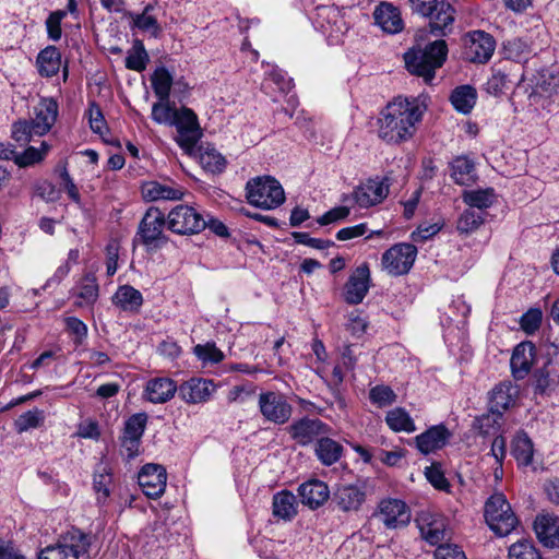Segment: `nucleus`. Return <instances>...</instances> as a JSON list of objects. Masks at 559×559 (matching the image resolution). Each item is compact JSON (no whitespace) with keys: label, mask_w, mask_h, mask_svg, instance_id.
<instances>
[{"label":"nucleus","mask_w":559,"mask_h":559,"mask_svg":"<svg viewBox=\"0 0 559 559\" xmlns=\"http://www.w3.org/2000/svg\"><path fill=\"white\" fill-rule=\"evenodd\" d=\"M424 109L416 98H396L381 111L379 138L386 143H401L413 136Z\"/></svg>","instance_id":"obj_1"},{"label":"nucleus","mask_w":559,"mask_h":559,"mask_svg":"<svg viewBox=\"0 0 559 559\" xmlns=\"http://www.w3.org/2000/svg\"><path fill=\"white\" fill-rule=\"evenodd\" d=\"M448 56V46L443 39H437L421 48H411L404 53L407 71L430 83L435 79L436 70L441 68Z\"/></svg>","instance_id":"obj_2"},{"label":"nucleus","mask_w":559,"mask_h":559,"mask_svg":"<svg viewBox=\"0 0 559 559\" xmlns=\"http://www.w3.org/2000/svg\"><path fill=\"white\" fill-rule=\"evenodd\" d=\"M91 538L78 528L59 536L37 554V559H90Z\"/></svg>","instance_id":"obj_3"},{"label":"nucleus","mask_w":559,"mask_h":559,"mask_svg":"<svg viewBox=\"0 0 559 559\" xmlns=\"http://www.w3.org/2000/svg\"><path fill=\"white\" fill-rule=\"evenodd\" d=\"M246 198L255 207L273 210L283 204L285 193L283 187L275 178L259 176L247 182Z\"/></svg>","instance_id":"obj_4"},{"label":"nucleus","mask_w":559,"mask_h":559,"mask_svg":"<svg viewBox=\"0 0 559 559\" xmlns=\"http://www.w3.org/2000/svg\"><path fill=\"white\" fill-rule=\"evenodd\" d=\"M484 515L490 530L500 537L509 535L519 520L503 493H493L485 503Z\"/></svg>","instance_id":"obj_5"},{"label":"nucleus","mask_w":559,"mask_h":559,"mask_svg":"<svg viewBox=\"0 0 559 559\" xmlns=\"http://www.w3.org/2000/svg\"><path fill=\"white\" fill-rule=\"evenodd\" d=\"M167 216L157 207H150L139 223L136 237L147 249H157L168 241L164 229Z\"/></svg>","instance_id":"obj_6"},{"label":"nucleus","mask_w":559,"mask_h":559,"mask_svg":"<svg viewBox=\"0 0 559 559\" xmlns=\"http://www.w3.org/2000/svg\"><path fill=\"white\" fill-rule=\"evenodd\" d=\"M171 126H175L177 129L176 142L178 145L188 155H193L195 146L202 136L195 112L188 107H181L176 111Z\"/></svg>","instance_id":"obj_7"},{"label":"nucleus","mask_w":559,"mask_h":559,"mask_svg":"<svg viewBox=\"0 0 559 559\" xmlns=\"http://www.w3.org/2000/svg\"><path fill=\"white\" fill-rule=\"evenodd\" d=\"M290 439L299 447L317 443L324 435H333V429L319 418L305 416L294 420L286 428Z\"/></svg>","instance_id":"obj_8"},{"label":"nucleus","mask_w":559,"mask_h":559,"mask_svg":"<svg viewBox=\"0 0 559 559\" xmlns=\"http://www.w3.org/2000/svg\"><path fill=\"white\" fill-rule=\"evenodd\" d=\"M167 227L178 235H193L206 227V221L194 207L181 204L168 213Z\"/></svg>","instance_id":"obj_9"},{"label":"nucleus","mask_w":559,"mask_h":559,"mask_svg":"<svg viewBox=\"0 0 559 559\" xmlns=\"http://www.w3.org/2000/svg\"><path fill=\"white\" fill-rule=\"evenodd\" d=\"M417 257V248L412 243H396L384 251L382 269L391 276L407 274Z\"/></svg>","instance_id":"obj_10"},{"label":"nucleus","mask_w":559,"mask_h":559,"mask_svg":"<svg viewBox=\"0 0 559 559\" xmlns=\"http://www.w3.org/2000/svg\"><path fill=\"white\" fill-rule=\"evenodd\" d=\"M389 192V178L377 176L360 182L353 191V199L360 209H369L382 203Z\"/></svg>","instance_id":"obj_11"},{"label":"nucleus","mask_w":559,"mask_h":559,"mask_svg":"<svg viewBox=\"0 0 559 559\" xmlns=\"http://www.w3.org/2000/svg\"><path fill=\"white\" fill-rule=\"evenodd\" d=\"M258 405L264 419L275 425L286 424L293 414V407L287 399L277 392L260 393Z\"/></svg>","instance_id":"obj_12"},{"label":"nucleus","mask_w":559,"mask_h":559,"mask_svg":"<svg viewBox=\"0 0 559 559\" xmlns=\"http://www.w3.org/2000/svg\"><path fill=\"white\" fill-rule=\"evenodd\" d=\"M147 416L138 413L128 418L121 437V452L127 459H134L139 454L141 438L146 427Z\"/></svg>","instance_id":"obj_13"},{"label":"nucleus","mask_w":559,"mask_h":559,"mask_svg":"<svg viewBox=\"0 0 559 559\" xmlns=\"http://www.w3.org/2000/svg\"><path fill=\"white\" fill-rule=\"evenodd\" d=\"M167 473L159 464H146L138 474V483L144 495L151 499L159 498L166 489Z\"/></svg>","instance_id":"obj_14"},{"label":"nucleus","mask_w":559,"mask_h":559,"mask_svg":"<svg viewBox=\"0 0 559 559\" xmlns=\"http://www.w3.org/2000/svg\"><path fill=\"white\" fill-rule=\"evenodd\" d=\"M379 515L388 528L403 527L411 521V510L400 499H383L379 504Z\"/></svg>","instance_id":"obj_15"},{"label":"nucleus","mask_w":559,"mask_h":559,"mask_svg":"<svg viewBox=\"0 0 559 559\" xmlns=\"http://www.w3.org/2000/svg\"><path fill=\"white\" fill-rule=\"evenodd\" d=\"M416 522L423 538L430 545H437L444 539L447 521L443 515L430 511H421Z\"/></svg>","instance_id":"obj_16"},{"label":"nucleus","mask_w":559,"mask_h":559,"mask_svg":"<svg viewBox=\"0 0 559 559\" xmlns=\"http://www.w3.org/2000/svg\"><path fill=\"white\" fill-rule=\"evenodd\" d=\"M216 389L213 380L191 378L178 386L179 396L188 404L206 402Z\"/></svg>","instance_id":"obj_17"},{"label":"nucleus","mask_w":559,"mask_h":559,"mask_svg":"<svg viewBox=\"0 0 559 559\" xmlns=\"http://www.w3.org/2000/svg\"><path fill=\"white\" fill-rule=\"evenodd\" d=\"M495 48L496 41L490 34L484 31H474L469 34L466 57L472 62L485 63L491 58Z\"/></svg>","instance_id":"obj_18"},{"label":"nucleus","mask_w":559,"mask_h":559,"mask_svg":"<svg viewBox=\"0 0 559 559\" xmlns=\"http://www.w3.org/2000/svg\"><path fill=\"white\" fill-rule=\"evenodd\" d=\"M455 10L445 1H440L436 8H431V14H424L429 17L428 32L435 37L445 36L451 31L454 22Z\"/></svg>","instance_id":"obj_19"},{"label":"nucleus","mask_w":559,"mask_h":559,"mask_svg":"<svg viewBox=\"0 0 559 559\" xmlns=\"http://www.w3.org/2000/svg\"><path fill=\"white\" fill-rule=\"evenodd\" d=\"M536 347L530 342L518 344L512 353L510 366L512 376L516 380H523L530 373L535 361Z\"/></svg>","instance_id":"obj_20"},{"label":"nucleus","mask_w":559,"mask_h":559,"mask_svg":"<svg viewBox=\"0 0 559 559\" xmlns=\"http://www.w3.org/2000/svg\"><path fill=\"white\" fill-rule=\"evenodd\" d=\"M35 117L29 120L35 126L36 136L45 135L50 131L58 117V104L51 97H44L34 107Z\"/></svg>","instance_id":"obj_21"},{"label":"nucleus","mask_w":559,"mask_h":559,"mask_svg":"<svg viewBox=\"0 0 559 559\" xmlns=\"http://www.w3.org/2000/svg\"><path fill=\"white\" fill-rule=\"evenodd\" d=\"M370 271L368 265H359L348 278L345 285V300L349 305H358L362 301L369 289Z\"/></svg>","instance_id":"obj_22"},{"label":"nucleus","mask_w":559,"mask_h":559,"mask_svg":"<svg viewBox=\"0 0 559 559\" xmlns=\"http://www.w3.org/2000/svg\"><path fill=\"white\" fill-rule=\"evenodd\" d=\"M532 385L538 394H549L559 385V364L547 359L533 373Z\"/></svg>","instance_id":"obj_23"},{"label":"nucleus","mask_w":559,"mask_h":559,"mask_svg":"<svg viewBox=\"0 0 559 559\" xmlns=\"http://www.w3.org/2000/svg\"><path fill=\"white\" fill-rule=\"evenodd\" d=\"M451 437V432L443 425H436L430 427L425 432L415 438V443L418 451L423 454H429L437 450L442 449Z\"/></svg>","instance_id":"obj_24"},{"label":"nucleus","mask_w":559,"mask_h":559,"mask_svg":"<svg viewBox=\"0 0 559 559\" xmlns=\"http://www.w3.org/2000/svg\"><path fill=\"white\" fill-rule=\"evenodd\" d=\"M142 197L148 202L168 200H181L182 189L174 182L147 181L141 187Z\"/></svg>","instance_id":"obj_25"},{"label":"nucleus","mask_w":559,"mask_h":559,"mask_svg":"<svg viewBox=\"0 0 559 559\" xmlns=\"http://www.w3.org/2000/svg\"><path fill=\"white\" fill-rule=\"evenodd\" d=\"M366 500V492L358 485L340 486L333 493V501L344 512L358 511Z\"/></svg>","instance_id":"obj_26"},{"label":"nucleus","mask_w":559,"mask_h":559,"mask_svg":"<svg viewBox=\"0 0 559 559\" xmlns=\"http://www.w3.org/2000/svg\"><path fill=\"white\" fill-rule=\"evenodd\" d=\"M378 26L389 34H396L403 29V20L400 10L390 2H381L373 12Z\"/></svg>","instance_id":"obj_27"},{"label":"nucleus","mask_w":559,"mask_h":559,"mask_svg":"<svg viewBox=\"0 0 559 559\" xmlns=\"http://www.w3.org/2000/svg\"><path fill=\"white\" fill-rule=\"evenodd\" d=\"M299 495L305 506L316 510L329 499L330 490L325 483L312 479L300 485Z\"/></svg>","instance_id":"obj_28"},{"label":"nucleus","mask_w":559,"mask_h":559,"mask_svg":"<svg viewBox=\"0 0 559 559\" xmlns=\"http://www.w3.org/2000/svg\"><path fill=\"white\" fill-rule=\"evenodd\" d=\"M519 390L511 382H500L489 393V408L503 415L518 396Z\"/></svg>","instance_id":"obj_29"},{"label":"nucleus","mask_w":559,"mask_h":559,"mask_svg":"<svg viewBox=\"0 0 559 559\" xmlns=\"http://www.w3.org/2000/svg\"><path fill=\"white\" fill-rule=\"evenodd\" d=\"M534 530L539 542L546 547L559 546V518L539 515L534 522Z\"/></svg>","instance_id":"obj_30"},{"label":"nucleus","mask_w":559,"mask_h":559,"mask_svg":"<svg viewBox=\"0 0 559 559\" xmlns=\"http://www.w3.org/2000/svg\"><path fill=\"white\" fill-rule=\"evenodd\" d=\"M332 435H324L314 443V454L319 462L324 466H331L337 463L343 454L344 448L336 440L331 438Z\"/></svg>","instance_id":"obj_31"},{"label":"nucleus","mask_w":559,"mask_h":559,"mask_svg":"<svg viewBox=\"0 0 559 559\" xmlns=\"http://www.w3.org/2000/svg\"><path fill=\"white\" fill-rule=\"evenodd\" d=\"M178 391L176 383L169 378H155L147 382L145 393L150 402L162 404L169 401Z\"/></svg>","instance_id":"obj_32"},{"label":"nucleus","mask_w":559,"mask_h":559,"mask_svg":"<svg viewBox=\"0 0 559 559\" xmlns=\"http://www.w3.org/2000/svg\"><path fill=\"white\" fill-rule=\"evenodd\" d=\"M111 300L112 304L122 311L134 313L139 312L143 305L141 292L131 285L119 286Z\"/></svg>","instance_id":"obj_33"},{"label":"nucleus","mask_w":559,"mask_h":559,"mask_svg":"<svg viewBox=\"0 0 559 559\" xmlns=\"http://www.w3.org/2000/svg\"><path fill=\"white\" fill-rule=\"evenodd\" d=\"M36 63L41 76H53L61 67V53L56 46H48L38 53Z\"/></svg>","instance_id":"obj_34"},{"label":"nucleus","mask_w":559,"mask_h":559,"mask_svg":"<svg viewBox=\"0 0 559 559\" xmlns=\"http://www.w3.org/2000/svg\"><path fill=\"white\" fill-rule=\"evenodd\" d=\"M451 177L461 186H468L476 179L475 164L467 156H457L451 163Z\"/></svg>","instance_id":"obj_35"},{"label":"nucleus","mask_w":559,"mask_h":559,"mask_svg":"<svg viewBox=\"0 0 559 559\" xmlns=\"http://www.w3.org/2000/svg\"><path fill=\"white\" fill-rule=\"evenodd\" d=\"M273 514L283 520H292L297 514L296 497L283 490L273 497Z\"/></svg>","instance_id":"obj_36"},{"label":"nucleus","mask_w":559,"mask_h":559,"mask_svg":"<svg viewBox=\"0 0 559 559\" xmlns=\"http://www.w3.org/2000/svg\"><path fill=\"white\" fill-rule=\"evenodd\" d=\"M450 99L457 111L469 114L476 104L477 93L473 86L462 85L452 92Z\"/></svg>","instance_id":"obj_37"},{"label":"nucleus","mask_w":559,"mask_h":559,"mask_svg":"<svg viewBox=\"0 0 559 559\" xmlns=\"http://www.w3.org/2000/svg\"><path fill=\"white\" fill-rule=\"evenodd\" d=\"M385 423L395 432L404 431L411 433L416 430L413 418L403 407H395L389 411L385 416Z\"/></svg>","instance_id":"obj_38"},{"label":"nucleus","mask_w":559,"mask_h":559,"mask_svg":"<svg viewBox=\"0 0 559 559\" xmlns=\"http://www.w3.org/2000/svg\"><path fill=\"white\" fill-rule=\"evenodd\" d=\"M511 452L520 464L524 466L532 464L534 454L533 442L525 432H520L515 436L512 441Z\"/></svg>","instance_id":"obj_39"},{"label":"nucleus","mask_w":559,"mask_h":559,"mask_svg":"<svg viewBox=\"0 0 559 559\" xmlns=\"http://www.w3.org/2000/svg\"><path fill=\"white\" fill-rule=\"evenodd\" d=\"M151 82L157 98L159 100H168L173 86V75L170 72L164 67L157 68L151 78Z\"/></svg>","instance_id":"obj_40"},{"label":"nucleus","mask_w":559,"mask_h":559,"mask_svg":"<svg viewBox=\"0 0 559 559\" xmlns=\"http://www.w3.org/2000/svg\"><path fill=\"white\" fill-rule=\"evenodd\" d=\"M463 201L471 207L485 210L492 205L495 201V190L492 188L465 191Z\"/></svg>","instance_id":"obj_41"},{"label":"nucleus","mask_w":559,"mask_h":559,"mask_svg":"<svg viewBox=\"0 0 559 559\" xmlns=\"http://www.w3.org/2000/svg\"><path fill=\"white\" fill-rule=\"evenodd\" d=\"M502 417V414L489 408L488 413L476 417L474 428L477 429L481 436L495 435L501 427Z\"/></svg>","instance_id":"obj_42"},{"label":"nucleus","mask_w":559,"mask_h":559,"mask_svg":"<svg viewBox=\"0 0 559 559\" xmlns=\"http://www.w3.org/2000/svg\"><path fill=\"white\" fill-rule=\"evenodd\" d=\"M200 164L205 170L212 174H219L226 167V159L215 148L207 147L200 153Z\"/></svg>","instance_id":"obj_43"},{"label":"nucleus","mask_w":559,"mask_h":559,"mask_svg":"<svg viewBox=\"0 0 559 559\" xmlns=\"http://www.w3.org/2000/svg\"><path fill=\"white\" fill-rule=\"evenodd\" d=\"M153 10L152 4H147L141 14H136L133 19L134 26L143 32H148L153 37H158L162 33V27L157 20L150 14Z\"/></svg>","instance_id":"obj_44"},{"label":"nucleus","mask_w":559,"mask_h":559,"mask_svg":"<svg viewBox=\"0 0 559 559\" xmlns=\"http://www.w3.org/2000/svg\"><path fill=\"white\" fill-rule=\"evenodd\" d=\"M98 292L99 288L96 277L91 274L84 276L78 295L82 301L78 302V305L82 307L84 305L88 306L95 304L98 298Z\"/></svg>","instance_id":"obj_45"},{"label":"nucleus","mask_w":559,"mask_h":559,"mask_svg":"<svg viewBox=\"0 0 559 559\" xmlns=\"http://www.w3.org/2000/svg\"><path fill=\"white\" fill-rule=\"evenodd\" d=\"M483 223L484 216L480 212L467 209L459 217L456 228L461 234H471L478 229Z\"/></svg>","instance_id":"obj_46"},{"label":"nucleus","mask_w":559,"mask_h":559,"mask_svg":"<svg viewBox=\"0 0 559 559\" xmlns=\"http://www.w3.org/2000/svg\"><path fill=\"white\" fill-rule=\"evenodd\" d=\"M44 421V414L41 411L34 408L20 415L14 423L15 429L19 433L25 432L29 429L39 427Z\"/></svg>","instance_id":"obj_47"},{"label":"nucleus","mask_w":559,"mask_h":559,"mask_svg":"<svg viewBox=\"0 0 559 559\" xmlns=\"http://www.w3.org/2000/svg\"><path fill=\"white\" fill-rule=\"evenodd\" d=\"M509 559H543L532 542L521 540L510 546Z\"/></svg>","instance_id":"obj_48"},{"label":"nucleus","mask_w":559,"mask_h":559,"mask_svg":"<svg viewBox=\"0 0 559 559\" xmlns=\"http://www.w3.org/2000/svg\"><path fill=\"white\" fill-rule=\"evenodd\" d=\"M35 135V126L29 120H19L12 124L11 136L20 145L27 144Z\"/></svg>","instance_id":"obj_49"},{"label":"nucleus","mask_w":559,"mask_h":559,"mask_svg":"<svg viewBox=\"0 0 559 559\" xmlns=\"http://www.w3.org/2000/svg\"><path fill=\"white\" fill-rule=\"evenodd\" d=\"M178 109L170 106L169 100H159L153 104L152 119L159 124H173Z\"/></svg>","instance_id":"obj_50"},{"label":"nucleus","mask_w":559,"mask_h":559,"mask_svg":"<svg viewBox=\"0 0 559 559\" xmlns=\"http://www.w3.org/2000/svg\"><path fill=\"white\" fill-rule=\"evenodd\" d=\"M111 483V474L109 468L100 466L94 474V489L98 495V500H106L109 497V485Z\"/></svg>","instance_id":"obj_51"},{"label":"nucleus","mask_w":559,"mask_h":559,"mask_svg":"<svg viewBox=\"0 0 559 559\" xmlns=\"http://www.w3.org/2000/svg\"><path fill=\"white\" fill-rule=\"evenodd\" d=\"M194 355L203 362L217 364L224 359L223 352L216 347L214 343H206L204 345L198 344L193 348Z\"/></svg>","instance_id":"obj_52"},{"label":"nucleus","mask_w":559,"mask_h":559,"mask_svg":"<svg viewBox=\"0 0 559 559\" xmlns=\"http://www.w3.org/2000/svg\"><path fill=\"white\" fill-rule=\"evenodd\" d=\"M542 319V311L537 308H532L521 317V329L527 334H533L540 328Z\"/></svg>","instance_id":"obj_53"},{"label":"nucleus","mask_w":559,"mask_h":559,"mask_svg":"<svg viewBox=\"0 0 559 559\" xmlns=\"http://www.w3.org/2000/svg\"><path fill=\"white\" fill-rule=\"evenodd\" d=\"M67 16V11L57 10L49 14L46 20V27L48 37L51 40H59L61 38V21Z\"/></svg>","instance_id":"obj_54"},{"label":"nucleus","mask_w":559,"mask_h":559,"mask_svg":"<svg viewBox=\"0 0 559 559\" xmlns=\"http://www.w3.org/2000/svg\"><path fill=\"white\" fill-rule=\"evenodd\" d=\"M372 403L379 406H386L395 402L396 394L390 386L377 385L369 393Z\"/></svg>","instance_id":"obj_55"},{"label":"nucleus","mask_w":559,"mask_h":559,"mask_svg":"<svg viewBox=\"0 0 559 559\" xmlns=\"http://www.w3.org/2000/svg\"><path fill=\"white\" fill-rule=\"evenodd\" d=\"M442 226H443V224L440 222H437V223L425 222V223L420 224L416 228V230H414L412 233V235H411L412 240L415 242H424V241L430 239L432 236L437 235L441 230Z\"/></svg>","instance_id":"obj_56"},{"label":"nucleus","mask_w":559,"mask_h":559,"mask_svg":"<svg viewBox=\"0 0 559 559\" xmlns=\"http://www.w3.org/2000/svg\"><path fill=\"white\" fill-rule=\"evenodd\" d=\"M503 48L507 57L514 60H521L530 51L527 43L521 38L508 40Z\"/></svg>","instance_id":"obj_57"},{"label":"nucleus","mask_w":559,"mask_h":559,"mask_svg":"<svg viewBox=\"0 0 559 559\" xmlns=\"http://www.w3.org/2000/svg\"><path fill=\"white\" fill-rule=\"evenodd\" d=\"M295 242L305 245L314 249L324 250L334 245L332 240L312 238L308 233L295 231L292 234Z\"/></svg>","instance_id":"obj_58"},{"label":"nucleus","mask_w":559,"mask_h":559,"mask_svg":"<svg viewBox=\"0 0 559 559\" xmlns=\"http://www.w3.org/2000/svg\"><path fill=\"white\" fill-rule=\"evenodd\" d=\"M148 60V56L140 43L139 49L129 53L126 58V68L134 71H143L146 67V62Z\"/></svg>","instance_id":"obj_59"},{"label":"nucleus","mask_w":559,"mask_h":559,"mask_svg":"<svg viewBox=\"0 0 559 559\" xmlns=\"http://www.w3.org/2000/svg\"><path fill=\"white\" fill-rule=\"evenodd\" d=\"M41 160L43 153L34 146H28L23 153H19L15 157V164L21 168L33 166Z\"/></svg>","instance_id":"obj_60"},{"label":"nucleus","mask_w":559,"mask_h":559,"mask_svg":"<svg viewBox=\"0 0 559 559\" xmlns=\"http://www.w3.org/2000/svg\"><path fill=\"white\" fill-rule=\"evenodd\" d=\"M120 246L115 239L110 240L106 246V273L108 276H112L118 269Z\"/></svg>","instance_id":"obj_61"},{"label":"nucleus","mask_w":559,"mask_h":559,"mask_svg":"<svg viewBox=\"0 0 559 559\" xmlns=\"http://www.w3.org/2000/svg\"><path fill=\"white\" fill-rule=\"evenodd\" d=\"M34 191L37 197L46 202H55L59 199V191L55 185L48 180H41L35 183Z\"/></svg>","instance_id":"obj_62"},{"label":"nucleus","mask_w":559,"mask_h":559,"mask_svg":"<svg viewBox=\"0 0 559 559\" xmlns=\"http://www.w3.org/2000/svg\"><path fill=\"white\" fill-rule=\"evenodd\" d=\"M425 475H426L428 481L435 488H437L439 490H444V491L449 490L450 484L439 467H437L435 465L426 467Z\"/></svg>","instance_id":"obj_63"},{"label":"nucleus","mask_w":559,"mask_h":559,"mask_svg":"<svg viewBox=\"0 0 559 559\" xmlns=\"http://www.w3.org/2000/svg\"><path fill=\"white\" fill-rule=\"evenodd\" d=\"M435 559H466V557L457 546L445 544L436 549Z\"/></svg>","instance_id":"obj_64"}]
</instances>
